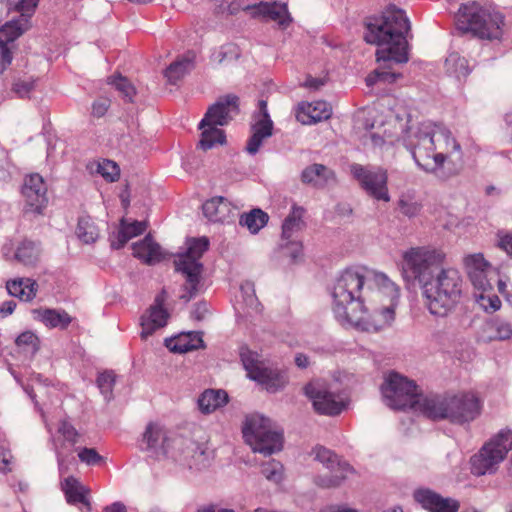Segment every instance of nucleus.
Listing matches in <instances>:
<instances>
[{"label": "nucleus", "instance_id": "nucleus-1", "mask_svg": "<svg viewBox=\"0 0 512 512\" xmlns=\"http://www.w3.org/2000/svg\"><path fill=\"white\" fill-rule=\"evenodd\" d=\"M332 297L343 326L379 332L395 320L399 288L383 273L347 269L337 278Z\"/></svg>", "mask_w": 512, "mask_h": 512}, {"label": "nucleus", "instance_id": "nucleus-2", "mask_svg": "<svg viewBox=\"0 0 512 512\" xmlns=\"http://www.w3.org/2000/svg\"><path fill=\"white\" fill-rule=\"evenodd\" d=\"M443 261L444 254L424 248H412L404 254V277L419 284L429 312L436 316H446L462 295L459 271L443 268Z\"/></svg>", "mask_w": 512, "mask_h": 512}, {"label": "nucleus", "instance_id": "nucleus-3", "mask_svg": "<svg viewBox=\"0 0 512 512\" xmlns=\"http://www.w3.org/2000/svg\"><path fill=\"white\" fill-rule=\"evenodd\" d=\"M402 141L416 164L425 172L447 180L458 175L464 166L460 144L451 132L434 123L409 126Z\"/></svg>", "mask_w": 512, "mask_h": 512}, {"label": "nucleus", "instance_id": "nucleus-4", "mask_svg": "<svg viewBox=\"0 0 512 512\" xmlns=\"http://www.w3.org/2000/svg\"><path fill=\"white\" fill-rule=\"evenodd\" d=\"M366 28L364 39L378 46L376 58L379 64L366 77L367 86L378 82L394 83L401 74L394 72L393 66L408 61L406 34L410 30L409 20L403 10L391 8L370 20Z\"/></svg>", "mask_w": 512, "mask_h": 512}, {"label": "nucleus", "instance_id": "nucleus-5", "mask_svg": "<svg viewBox=\"0 0 512 512\" xmlns=\"http://www.w3.org/2000/svg\"><path fill=\"white\" fill-rule=\"evenodd\" d=\"M455 25L462 34L488 41H501L507 29L506 17L500 10L478 2L462 4L455 14Z\"/></svg>", "mask_w": 512, "mask_h": 512}, {"label": "nucleus", "instance_id": "nucleus-6", "mask_svg": "<svg viewBox=\"0 0 512 512\" xmlns=\"http://www.w3.org/2000/svg\"><path fill=\"white\" fill-rule=\"evenodd\" d=\"M424 415L433 420L447 419L454 424H465L475 420L481 413L479 399L472 393H461L450 397H434L423 400Z\"/></svg>", "mask_w": 512, "mask_h": 512}, {"label": "nucleus", "instance_id": "nucleus-7", "mask_svg": "<svg viewBox=\"0 0 512 512\" xmlns=\"http://www.w3.org/2000/svg\"><path fill=\"white\" fill-rule=\"evenodd\" d=\"M187 249L179 253L175 260V271L180 273L185 282L182 286L184 293L180 299L189 302L199 292L204 266L200 259L208 250L209 240L206 237L192 238L187 240Z\"/></svg>", "mask_w": 512, "mask_h": 512}, {"label": "nucleus", "instance_id": "nucleus-8", "mask_svg": "<svg viewBox=\"0 0 512 512\" xmlns=\"http://www.w3.org/2000/svg\"><path fill=\"white\" fill-rule=\"evenodd\" d=\"M381 392L385 404L397 410L411 408L424 414L421 402L430 400L419 394L417 385L413 381L395 372L385 378L381 385Z\"/></svg>", "mask_w": 512, "mask_h": 512}, {"label": "nucleus", "instance_id": "nucleus-9", "mask_svg": "<svg viewBox=\"0 0 512 512\" xmlns=\"http://www.w3.org/2000/svg\"><path fill=\"white\" fill-rule=\"evenodd\" d=\"M243 437L254 452L271 455L282 448V433L272 429L270 419L253 414L246 418Z\"/></svg>", "mask_w": 512, "mask_h": 512}, {"label": "nucleus", "instance_id": "nucleus-10", "mask_svg": "<svg viewBox=\"0 0 512 512\" xmlns=\"http://www.w3.org/2000/svg\"><path fill=\"white\" fill-rule=\"evenodd\" d=\"M512 448V431L503 429L490 439L479 452L471 457V471L476 476L491 474L505 459Z\"/></svg>", "mask_w": 512, "mask_h": 512}, {"label": "nucleus", "instance_id": "nucleus-11", "mask_svg": "<svg viewBox=\"0 0 512 512\" xmlns=\"http://www.w3.org/2000/svg\"><path fill=\"white\" fill-rule=\"evenodd\" d=\"M314 459L321 463L329 474L319 475L315 478L316 485L322 488H334L341 485L347 478V475L353 471L352 467L331 450L318 446L313 449Z\"/></svg>", "mask_w": 512, "mask_h": 512}, {"label": "nucleus", "instance_id": "nucleus-12", "mask_svg": "<svg viewBox=\"0 0 512 512\" xmlns=\"http://www.w3.org/2000/svg\"><path fill=\"white\" fill-rule=\"evenodd\" d=\"M241 361L250 379L264 385L268 391L275 392L285 384V377L259 359V355L248 349H241Z\"/></svg>", "mask_w": 512, "mask_h": 512}, {"label": "nucleus", "instance_id": "nucleus-13", "mask_svg": "<svg viewBox=\"0 0 512 512\" xmlns=\"http://www.w3.org/2000/svg\"><path fill=\"white\" fill-rule=\"evenodd\" d=\"M178 440L162 424L149 422L142 434L139 448L150 457L161 459L169 456L172 446H177Z\"/></svg>", "mask_w": 512, "mask_h": 512}, {"label": "nucleus", "instance_id": "nucleus-14", "mask_svg": "<svg viewBox=\"0 0 512 512\" xmlns=\"http://www.w3.org/2000/svg\"><path fill=\"white\" fill-rule=\"evenodd\" d=\"M354 178L359 182L362 189L372 198L384 202L390 201L387 187V171L382 168H368L360 164H353L350 167Z\"/></svg>", "mask_w": 512, "mask_h": 512}, {"label": "nucleus", "instance_id": "nucleus-15", "mask_svg": "<svg viewBox=\"0 0 512 512\" xmlns=\"http://www.w3.org/2000/svg\"><path fill=\"white\" fill-rule=\"evenodd\" d=\"M304 390L318 413L334 416L343 410V402L327 383L313 381L307 384Z\"/></svg>", "mask_w": 512, "mask_h": 512}, {"label": "nucleus", "instance_id": "nucleus-16", "mask_svg": "<svg viewBox=\"0 0 512 512\" xmlns=\"http://www.w3.org/2000/svg\"><path fill=\"white\" fill-rule=\"evenodd\" d=\"M25 213L41 214L48 203L47 187L41 175L35 173L25 178L22 186Z\"/></svg>", "mask_w": 512, "mask_h": 512}, {"label": "nucleus", "instance_id": "nucleus-17", "mask_svg": "<svg viewBox=\"0 0 512 512\" xmlns=\"http://www.w3.org/2000/svg\"><path fill=\"white\" fill-rule=\"evenodd\" d=\"M238 113L239 98L236 95L229 94L220 97L216 103L208 108L202 119V126L214 125L217 127L227 125Z\"/></svg>", "mask_w": 512, "mask_h": 512}, {"label": "nucleus", "instance_id": "nucleus-18", "mask_svg": "<svg viewBox=\"0 0 512 512\" xmlns=\"http://www.w3.org/2000/svg\"><path fill=\"white\" fill-rule=\"evenodd\" d=\"M39 0H17L15 9L20 12L17 19L6 22L0 28V34L6 40L15 41L30 28V18L33 15Z\"/></svg>", "mask_w": 512, "mask_h": 512}, {"label": "nucleus", "instance_id": "nucleus-19", "mask_svg": "<svg viewBox=\"0 0 512 512\" xmlns=\"http://www.w3.org/2000/svg\"><path fill=\"white\" fill-rule=\"evenodd\" d=\"M464 266L473 286L480 291L486 292L492 289L490 275L492 267L482 254H471L464 258Z\"/></svg>", "mask_w": 512, "mask_h": 512}, {"label": "nucleus", "instance_id": "nucleus-20", "mask_svg": "<svg viewBox=\"0 0 512 512\" xmlns=\"http://www.w3.org/2000/svg\"><path fill=\"white\" fill-rule=\"evenodd\" d=\"M179 456L189 465L198 470L208 467L211 463L212 452L205 444L197 443L188 438H179L177 441Z\"/></svg>", "mask_w": 512, "mask_h": 512}, {"label": "nucleus", "instance_id": "nucleus-21", "mask_svg": "<svg viewBox=\"0 0 512 512\" xmlns=\"http://www.w3.org/2000/svg\"><path fill=\"white\" fill-rule=\"evenodd\" d=\"M244 11L249 12L253 18L277 22L282 28H286L292 21L287 5L284 3L260 2L253 5H246Z\"/></svg>", "mask_w": 512, "mask_h": 512}, {"label": "nucleus", "instance_id": "nucleus-22", "mask_svg": "<svg viewBox=\"0 0 512 512\" xmlns=\"http://www.w3.org/2000/svg\"><path fill=\"white\" fill-rule=\"evenodd\" d=\"M165 302V291L156 296L154 304L147 310L141 317V338L146 340L157 329L164 327L167 324L169 317L168 312L163 308Z\"/></svg>", "mask_w": 512, "mask_h": 512}, {"label": "nucleus", "instance_id": "nucleus-23", "mask_svg": "<svg viewBox=\"0 0 512 512\" xmlns=\"http://www.w3.org/2000/svg\"><path fill=\"white\" fill-rule=\"evenodd\" d=\"M300 180L305 185L316 189H324L329 185H335L337 176L335 171L326 165L313 163L302 170Z\"/></svg>", "mask_w": 512, "mask_h": 512}, {"label": "nucleus", "instance_id": "nucleus-24", "mask_svg": "<svg viewBox=\"0 0 512 512\" xmlns=\"http://www.w3.org/2000/svg\"><path fill=\"white\" fill-rule=\"evenodd\" d=\"M415 500L430 512H457L459 503L451 498H444L429 489H419L414 493Z\"/></svg>", "mask_w": 512, "mask_h": 512}, {"label": "nucleus", "instance_id": "nucleus-25", "mask_svg": "<svg viewBox=\"0 0 512 512\" xmlns=\"http://www.w3.org/2000/svg\"><path fill=\"white\" fill-rule=\"evenodd\" d=\"M251 133L245 149L248 154L255 155L263 142L273 135V121L269 113H265L262 118L254 120V123L251 124Z\"/></svg>", "mask_w": 512, "mask_h": 512}, {"label": "nucleus", "instance_id": "nucleus-26", "mask_svg": "<svg viewBox=\"0 0 512 512\" xmlns=\"http://www.w3.org/2000/svg\"><path fill=\"white\" fill-rule=\"evenodd\" d=\"M331 113V108L325 101L300 103L297 107L296 119L304 125H310L329 119Z\"/></svg>", "mask_w": 512, "mask_h": 512}, {"label": "nucleus", "instance_id": "nucleus-27", "mask_svg": "<svg viewBox=\"0 0 512 512\" xmlns=\"http://www.w3.org/2000/svg\"><path fill=\"white\" fill-rule=\"evenodd\" d=\"M133 255L143 260L148 265L159 263L166 257V253L161 246L156 243L150 234L139 242L132 245Z\"/></svg>", "mask_w": 512, "mask_h": 512}, {"label": "nucleus", "instance_id": "nucleus-28", "mask_svg": "<svg viewBox=\"0 0 512 512\" xmlns=\"http://www.w3.org/2000/svg\"><path fill=\"white\" fill-rule=\"evenodd\" d=\"M203 213L205 217L211 222L224 223L230 221L233 214V207L230 202L224 197H214L206 201L203 206Z\"/></svg>", "mask_w": 512, "mask_h": 512}, {"label": "nucleus", "instance_id": "nucleus-29", "mask_svg": "<svg viewBox=\"0 0 512 512\" xmlns=\"http://www.w3.org/2000/svg\"><path fill=\"white\" fill-rule=\"evenodd\" d=\"M147 229L146 221L127 222L125 219L120 221V227L116 235V240L111 241L114 249H121L133 237L141 235Z\"/></svg>", "mask_w": 512, "mask_h": 512}, {"label": "nucleus", "instance_id": "nucleus-30", "mask_svg": "<svg viewBox=\"0 0 512 512\" xmlns=\"http://www.w3.org/2000/svg\"><path fill=\"white\" fill-rule=\"evenodd\" d=\"M166 347L174 353H186L204 347V341L200 333L191 332L166 340Z\"/></svg>", "mask_w": 512, "mask_h": 512}, {"label": "nucleus", "instance_id": "nucleus-31", "mask_svg": "<svg viewBox=\"0 0 512 512\" xmlns=\"http://www.w3.org/2000/svg\"><path fill=\"white\" fill-rule=\"evenodd\" d=\"M228 402L226 391L218 389H207L198 398L199 410L204 414H210L221 408Z\"/></svg>", "mask_w": 512, "mask_h": 512}, {"label": "nucleus", "instance_id": "nucleus-32", "mask_svg": "<svg viewBox=\"0 0 512 512\" xmlns=\"http://www.w3.org/2000/svg\"><path fill=\"white\" fill-rule=\"evenodd\" d=\"M62 490L69 504H84L90 506L87 499L88 489L75 477L69 476L62 482Z\"/></svg>", "mask_w": 512, "mask_h": 512}, {"label": "nucleus", "instance_id": "nucleus-33", "mask_svg": "<svg viewBox=\"0 0 512 512\" xmlns=\"http://www.w3.org/2000/svg\"><path fill=\"white\" fill-rule=\"evenodd\" d=\"M60 434L62 441H55V451L58 458L59 466L61 467L63 464V449L66 444L73 446L78 442L80 434L75 429V427L68 421L62 420L60 421L57 429Z\"/></svg>", "mask_w": 512, "mask_h": 512}, {"label": "nucleus", "instance_id": "nucleus-34", "mask_svg": "<svg viewBox=\"0 0 512 512\" xmlns=\"http://www.w3.org/2000/svg\"><path fill=\"white\" fill-rule=\"evenodd\" d=\"M303 214L304 209L302 207L296 205L292 207L291 212L282 224L281 240L286 241L287 239H293L294 235L303 228Z\"/></svg>", "mask_w": 512, "mask_h": 512}, {"label": "nucleus", "instance_id": "nucleus-35", "mask_svg": "<svg viewBox=\"0 0 512 512\" xmlns=\"http://www.w3.org/2000/svg\"><path fill=\"white\" fill-rule=\"evenodd\" d=\"M15 259L22 265L34 267L40 257V249L37 243L23 240L16 248Z\"/></svg>", "mask_w": 512, "mask_h": 512}, {"label": "nucleus", "instance_id": "nucleus-36", "mask_svg": "<svg viewBox=\"0 0 512 512\" xmlns=\"http://www.w3.org/2000/svg\"><path fill=\"white\" fill-rule=\"evenodd\" d=\"M34 314L50 328L65 329L72 321L68 313L56 309H38L34 311Z\"/></svg>", "mask_w": 512, "mask_h": 512}, {"label": "nucleus", "instance_id": "nucleus-37", "mask_svg": "<svg viewBox=\"0 0 512 512\" xmlns=\"http://www.w3.org/2000/svg\"><path fill=\"white\" fill-rule=\"evenodd\" d=\"M199 129L202 131L201 139L199 141V147L202 150L207 151L216 145H222L225 143L226 137L222 129L214 125L202 126V121L199 124Z\"/></svg>", "mask_w": 512, "mask_h": 512}, {"label": "nucleus", "instance_id": "nucleus-38", "mask_svg": "<svg viewBox=\"0 0 512 512\" xmlns=\"http://www.w3.org/2000/svg\"><path fill=\"white\" fill-rule=\"evenodd\" d=\"M194 67L193 57H181L172 62L165 70L164 75L170 84H176Z\"/></svg>", "mask_w": 512, "mask_h": 512}, {"label": "nucleus", "instance_id": "nucleus-39", "mask_svg": "<svg viewBox=\"0 0 512 512\" xmlns=\"http://www.w3.org/2000/svg\"><path fill=\"white\" fill-rule=\"evenodd\" d=\"M269 216L266 212L259 208L252 209L249 213L240 216L239 224L247 227L252 233H258L268 222Z\"/></svg>", "mask_w": 512, "mask_h": 512}, {"label": "nucleus", "instance_id": "nucleus-40", "mask_svg": "<svg viewBox=\"0 0 512 512\" xmlns=\"http://www.w3.org/2000/svg\"><path fill=\"white\" fill-rule=\"evenodd\" d=\"M446 71L457 79L465 78L469 73L468 61L458 53H451L445 60Z\"/></svg>", "mask_w": 512, "mask_h": 512}, {"label": "nucleus", "instance_id": "nucleus-41", "mask_svg": "<svg viewBox=\"0 0 512 512\" xmlns=\"http://www.w3.org/2000/svg\"><path fill=\"white\" fill-rule=\"evenodd\" d=\"M76 234L84 243H93L98 238V229L90 217H81L78 220Z\"/></svg>", "mask_w": 512, "mask_h": 512}, {"label": "nucleus", "instance_id": "nucleus-42", "mask_svg": "<svg viewBox=\"0 0 512 512\" xmlns=\"http://www.w3.org/2000/svg\"><path fill=\"white\" fill-rule=\"evenodd\" d=\"M261 473L267 480L279 483L283 477V466L280 462L272 459L261 465Z\"/></svg>", "mask_w": 512, "mask_h": 512}, {"label": "nucleus", "instance_id": "nucleus-43", "mask_svg": "<svg viewBox=\"0 0 512 512\" xmlns=\"http://www.w3.org/2000/svg\"><path fill=\"white\" fill-rule=\"evenodd\" d=\"M97 172L107 181L114 182L120 176L118 165L111 160H103L97 163Z\"/></svg>", "mask_w": 512, "mask_h": 512}, {"label": "nucleus", "instance_id": "nucleus-44", "mask_svg": "<svg viewBox=\"0 0 512 512\" xmlns=\"http://www.w3.org/2000/svg\"><path fill=\"white\" fill-rule=\"evenodd\" d=\"M491 326L496 332V339L507 340L512 337V323L509 320L495 317L491 322Z\"/></svg>", "mask_w": 512, "mask_h": 512}, {"label": "nucleus", "instance_id": "nucleus-45", "mask_svg": "<svg viewBox=\"0 0 512 512\" xmlns=\"http://www.w3.org/2000/svg\"><path fill=\"white\" fill-rule=\"evenodd\" d=\"M12 46L13 41L6 40L5 37L0 34V74H2L12 62Z\"/></svg>", "mask_w": 512, "mask_h": 512}, {"label": "nucleus", "instance_id": "nucleus-46", "mask_svg": "<svg viewBox=\"0 0 512 512\" xmlns=\"http://www.w3.org/2000/svg\"><path fill=\"white\" fill-rule=\"evenodd\" d=\"M25 278H18L10 280L6 283V288L11 296L17 297L23 301H31L33 299L32 290H29L27 294L23 293V280Z\"/></svg>", "mask_w": 512, "mask_h": 512}, {"label": "nucleus", "instance_id": "nucleus-47", "mask_svg": "<svg viewBox=\"0 0 512 512\" xmlns=\"http://www.w3.org/2000/svg\"><path fill=\"white\" fill-rule=\"evenodd\" d=\"M111 83L115 86V88L123 95V97L127 101L131 102L133 100V97L136 94V90L127 78H125L121 75H118V76L112 78Z\"/></svg>", "mask_w": 512, "mask_h": 512}, {"label": "nucleus", "instance_id": "nucleus-48", "mask_svg": "<svg viewBox=\"0 0 512 512\" xmlns=\"http://www.w3.org/2000/svg\"><path fill=\"white\" fill-rule=\"evenodd\" d=\"M115 383V375L111 371L100 373L97 378V386L106 399L112 396V390Z\"/></svg>", "mask_w": 512, "mask_h": 512}, {"label": "nucleus", "instance_id": "nucleus-49", "mask_svg": "<svg viewBox=\"0 0 512 512\" xmlns=\"http://www.w3.org/2000/svg\"><path fill=\"white\" fill-rule=\"evenodd\" d=\"M35 87V80L32 77L17 78L12 84V91L20 98L28 97Z\"/></svg>", "mask_w": 512, "mask_h": 512}, {"label": "nucleus", "instance_id": "nucleus-50", "mask_svg": "<svg viewBox=\"0 0 512 512\" xmlns=\"http://www.w3.org/2000/svg\"><path fill=\"white\" fill-rule=\"evenodd\" d=\"M279 247L283 254L290 257L293 261H297L302 254V244L295 238L287 239L286 241L281 240Z\"/></svg>", "mask_w": 512, "mask_h": 512}, {"label": "nucleus", "instance_id": "nucleus-51", "mask_svg": "<svg viewBox=\"0 0 512 512\" xmlns=\"http://www.w3.org/2000/svg\"><path fill=\"white\" fill-rule=\"evenodd\" d=\"M398 207L400 212L409 218L416 216L421 210V205L417 201L404 198L399 200Z\"/></svg>", "mask_w": 512, "mask_h": 512}, {"label": "nucleus", "instance_id": "nucleus-52", "mask_svg": "<svg viewBox=\"0 0 512 512\" xmlns=\"http://www.w3.org/2000/svg\"><path fill=\"white\" fill-rule=\"evenodd\" d=\"M81 462L87 465H96L103 461V457L94 448H83L78 452Z\"/></svg>", "mask_w": 512, "mask_h": 512}, {"label": "nucleus", "instance_id": "nucleus-53", "mask_svg": "<svg viewBox=\"0 0 512 512\" xmlns=\"http://www.w3.org/2000/svg\"><path fill=\"white\" fill-rule=\"evenodd\" d=\"M37 342V336L30 331L23 332L16 338L17 346L27 348L31 347L33 350L37 349Z\"/></svg>", "mask_w": 512, "mask_h": 512}, {"label": "nucleus", "instance_id": "nucleus-54", "mask_svg": "<svg viewBox=\"0 0 512 512\" xmlns=\"http://www.w3.org/2000/svg\"><path fill=\"white\" fill-rule=\"evenodd\" d=\"M371 144L375 148L388 149L394 145V139H385L383 135L375 132L369 133Z\"/></svg>", "mask_w": 512, "mask_h": 512}, {"label": "nucleus", "instance_id": "nucleus-55", "mask_svg": "<svg viewBox=\"0 0 512 512\" xmlns=\"http://www.w3.org/2000/svg\"><path fill=\"white\" fill-rule=\"evenodd\" d=\"M110 106V100L107 98H99L92 104V115L100 118L104 116Z\"/></svg>", "mask_w": 512, "mask_h": 512}, {"label": "nucleus", "instance_id": "nucleus-56", "mask_svg": "<svg viewBox=\"0 0 512 512\" xmlns=\"http://www.w3.org/2000/svg\"><path fill=\"white\" fill-rule=\"evenodd\" d=\"M244 7H241L240 3L237 0H223L219 6V9L222 13H227L230 15L237 14L240 10L244 11Z\"/></svg>", "mask_w": 512, "mask_h": 512}, {"label": "nucleus", "instance_id": "nucleus-57", "mask_svg": "<svg viewBox=\"0 0 512 512\" xmlns=\"http://www.w3.org/2000/svg\"><path fill=\"white\" fill-rule=\"evenodd\" d=\"M235 54L233 46H224L218 52L213 54V62L222 64L228 56Z\"/></svg>", "mask_w": 512, "mask_h": 512}, {"label": "nucleus", "instance_id": "nucleus-58", "mask_svg": "<svg viewBox=\"0 0 512 512\" xmlns=\"http://www.w3.org/2000/svg\"><path fill=\"white\" fill-rule=\"evenodd\" d=\"M498 245L512 257V233L500 236Z\"/></svg>", "mask_w": 512, "mask_h": 512}, {"label": "nucleus", "instance_id": "nucleus-59", "mask_svg": "<svg viewBox=\"0 0 512 512\" xmlns=\"http://www.w3.org/2000/svg\"><path fill=\"white\" fill-rule=\"evenodd\" d=\"M207 312L208 305L205 302H199L195 305L192 311V317L196 320H202Z\"/></svg>", "mask_w": 512, "mask_h": 512}, {"label": "nucleus", "instance_id": "nucleus-60", "mask_svg": "<svg viewBox=\"0 0 512 512\" xmlns=\"http://www.w3.org/2000/svg\"><path fill=\"white\" fill-rule=\"evenodd\" d=\"M12 456L10 452L5 450H0V471L1 472H7L10 471V462H11Z\"/></svg>", "mask_w": 512, "mask_h": 512}, {"label": "nucleus", "instance_id": "nucleus-61", "mask_svg": "<svg viewBox=\"0 0 512 512\" xmlns=\"http://www.w3.org/2000/svg\"><path fill=\"white\" fill-rule=\"evenodd\" d=\"M23 293L27 294V292L29 290H32V293H33V299L36 297V294H37V290H38V284L36 283L35 280L31 279V278H25L23 280Z\"/></svg>", "mask_w": 512, "mask_h": 512}, {"label": "nucleus", "instance_id": "nucleus-62", "mask_svg": "<svg viewBox=\"0 0 512 512\" xmlns=\"http://www.w3.org/2000/svg\"><path fill=\"white\" fill-rule=\"evenodd\" d=\"M241 291L247 294V301L250 305H252L256 299L254 298V288L253 285L249 282L241 286Z\"/></svg>", "mask_w": 512, "mask_h": 512}, {"label": "nucleus", "instance_id": "nucleus-63", "mask_svg": "<svg viewBox=\"0 0 512 512\" xmlns=\"http://www.w3.org/2000/svg\"><path fill=\"white\" fill-rule=\"evenodd\" d=\"M487 301L489 303L488 306L483 304L486 310L490 309L492 312H494V311L498 310L501 306L500 299L495 295L492 297H488Z\"/></svg>", "mask_w": 512, "mask_h": 512}, {"label": "nucleus", "instance_id": "nucleus-64", "mask_svg": "<svg viewBox=\"0 0 512 512\" xmlns=\"http://www.w3.org/2000/svg\"><path fill=\"white\" fill-rule=\"evenodd\" d=\"M104 512H128L126 506L122 502H114L104 508Z\"/></svg>", "mask_w": 512, "mask_h": 512}]
</instances>
